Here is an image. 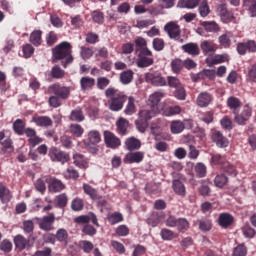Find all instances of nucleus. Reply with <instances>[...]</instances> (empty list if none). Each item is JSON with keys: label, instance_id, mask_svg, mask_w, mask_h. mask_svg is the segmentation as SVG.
<instances>
[{"label": "nucleus", "instance_id": "obj_53", "mask_svg": "<svg viewBox=\"0 0 256 256\" xmlns=\"http://www.w3.org/2000/svg\"><path fill=\"white\" fill-rule=\"evenodd\" d=\"M110 84H111V80L107 77H98L97 78L96 87L100 91L107 89V87H109Z\"/></svg>", "mask_w": 256, "mask_h": 256}, {"label": "nucleus", "instance_id": "obj_11", "mask_svg": "<svg viewBox=\"0 0 256 256\" xmlns=\"http://www.w3.org/2000/svg\"><path fill=\"white\" fill-rule=\"evenodd\" d=\"M49 157L52 161H57L58 163H62V165L69 162L70 159L67 152H63L55 147L50 149Z\"/></svg>", "mask_w": 256, "mask_h": 256}, {"label": "nucleus", "instance_id": "obj_25", "mask_svg": "<svg viewBox=\"0 0 256 256\" xmlns=\"http://www.w3.org/2000/svg\"><path fill=\"white\" fill-rule=\"evenodd\" d=\"M196 225H198V229H200L202 233H207L213 229V220L207 217L198 219Z\"/></svg>", "mask_w": 256, "mask_h": 256}, {"label": "nucleus", "instance_id": "obj_9", "mask_svg": "<svg viewBox=\"0 0 256 256\" xmlns=\"http://www.w3.org/2000/svg\"><path fill=\"white\" fill-rule=\"evenodd\" d=\"M45 183L48 184V189L51 193H59L65 189V184L53 176H46Z\"/></svg>", "mask_w": 256, "mask_h": 256}, {"label": "nucleus", "instance_id": "obj_45", "mask_svg": "<svg viewBox=\"0 0 256 256\" xmlns=\"http://www.w3.org/2000/svg\"><path fill=\"white\" fill-rule=\"evenodd\" d=\"M160 236L163 239V241H173V239H177L179 235L177 233L173 232V230L163 228L160 232Z\"/></svg>", "mask_w": 256, "mask_h": 256}, {"label": "nucleus", "instance_id": "obj_52", "mask_svg": "<svg viewBox=\"0 0 256 256\" xmlns=\"http://www.w3.org/2000/svg\"><path fill=\"white\" fill-rule=\"evenodd\" d=\"M151 227H157L161 223V217L158 212H153L146 220Z\"/></svg>", "mask_w": 256, "mask_h": 256}, {"label": "nucleus", "instance_id": "obj_48", "mask_svg": "<svg viewBox=\"0 0 256 256\" xmlns=\"http://www.w3.org/2000/svg\"><path fill=\"white\" fill-rule=\"evenodd\" d=\"M227 106L235 113L241 107V100L235 96H231L227 99Z\"/></svg>", "mask_w": 256, "mask_h": 256}, {"label": "nucleus", "instance_id": "obj_19", "mask_svg": "<svg viewBox=\"0 0 256 256\" xmlns=\"http://www.w3.org/2000/svg\"><path fill=\"white\" fill-rule=\"evenodd\" d=\"M213 103V95L209 92H202L197 96L196 104L198 107H209Z\"/></svg>", "mask_w": 256, "mask_h": 256}, {"label": "nucleus", "instance_id": "obj_28", "mask_svg": "<svg viewBox=\"0 0 256 256\" xmlns=\"http://www.w3.org/2000/svg\"><path fill=\"white\" fill-rule=\"evenodd\" d=\"M200 25L207 33H219L221 31V27L215 21H203L200 22Z\"/></svg>", "mask_w": 256, "mask_h": 256}, {"label": "nucleus", "instance_id": "obj_62", "mask_svg": "<svg viewBox=\"0 0 256 256\" xmlns=\"http://www.w3.org/2000/svg\"><path fill=\"white\" fill-rule=\"evenodd\" d=\"M222 171H224V173H228V175H233L234 177L237 176V170L235 169V166L230 164L228 161L223 163Z\"/></svg>", "mask_w": 256, "mask_h": 256}, {"label": "nucleus", "instance_id": "obj_24", "mask_svg": "<svg viewBox=\"0 0 256 256\" xmlns=\"http://www.w3.org/2000/svg\"><path fill=\"white\" fill-rule=\"evenodd\" d=\"M181 49L184 51V53H187L192 57H197V55L201 53V50H199V45L193 42L182 45Z\"/></svg>", "mask_w": 256, "mask_h": 256}, {"label": "nucleus", "instance_id": "obj_7", "mask_svg": "<svg viewBox=\"0 0 256 256\" xmlns=\"http://www.w3.org/2000/svg\"><path fill=\"white\" fill-rule=\"evenodd\" d=\"M0 145L2 146L0 155H11V153L15 151L13 139H11V137H5L4 131H0Z\"/></svg>", "mask_w": 256, "mask_h": 256}, {"label": "nucleus", "instance_id": "obj_64", "mask_svg": "<svg viewBox=\"0 0 256 256\" xmlns=\"http://www.w3.org/2000/svg\"><path fill=\"white\" fill-rule=\"evenodd\" d=\"M232 256H247V246L239 244L234 248Z\"/></svg>", "mask_w": 256, "mask_h": 256}, {"label": "nucleus", "instance_id": "obj_3", "mask_svg": "<svg viewBox=\"0 0 256 256\" xmlns=\"http://www.w3.org/2000/svg\"><path fill=\"white\" fill-rule=\"evenodd\" d=\"M157 115L155 109H142L138 113V119L136 120V127L140 131V133H145L147 127H149V121L153 119Z\"/></svg>", "mask_w": 256, "mask_h": 256}, {"label": "nucleus", "instance_id": "obj_42", "mask_svg": "<svg viewBox=\"0 0 256 256\" xmlns=\"http://www.w3.org/2000/svg\"><path fill=\"white\" fill-rule=\"evenodd\" d=\"M56 241L59 243H64V245H67L69 243V232H67L64 228H59L56 231Z\"/></svg>", "mask_w": 256, "mask_h": 256}, {"label": "nucleus", "instance_id": "obj_59", "mask_svg": "<svg viewBox=\"0 0 256 256\" xmlns=\"http://www.w3.org/2000/svg\"><path fill=\"white\" fill-rule=\"evenodd\" d=\"M228 181H229V178H227L225 174H219L214 179L215 186L219 187L220 189L225 187Z\"/></svg>", "mask_w": 256, "mask_h": 256}, {"label": "nucleus", "instance_id": "obj_38", "mask_svg": "<svg viewBox=\"0 0 256 256\" xmlns=\"http://www.w3.org/2000/svg\"><path fill=\"white\" fill-rule=\"evenodd\" d=\"M170 129L173 135H179V133H183V131H185V123L181 120H174L170 124Z\"/></svg>", "mask_w": 256, "mask_h": 256}, {"label": "nucleus", "instance_id": "obj_5", "mask_svg": "<svg viewBox=\"0 0 256 256\" xmlns=\"http://www.w3.org/2000/svg\"><path fill=\"white\" fill-rule=\"evenodd\" d=\"M147 83H151L154 87H166L167 79L163 77L161 72H149L145 75Z\"/></svg>", "mask_w": 256, "mask_h": 256}, {"label": "nucleus", "instance_id": "obj_50", "mask_svg": "<svg viewBox=\"0 0 256 256\" xmlns=\"http://www.w3.org/2000/svg\"><path fill=\"white\" fill-rule=\"evenodd\" d=\"M242 233H243L244 237H246V239H253V237H255V235H256V230L253 229V227H251L250 224L246 223L242 227Z\"/></svg>", "mask_w": 256, "mask_h": 256}, {"label": "nucleus", "instance_id": "obj_16", "mask_svg": "<svg viewBox=\"0 0 256 256\" xmlns=\"http://www.w3.org/2000/svg\"><path fill=\"white\" fill-rule=\"evenodd\" d=\"M145 159V153L142 151H137V152H129L125 155L123 161L124 163H141Z\"/></svg>", "mask_w": 256, "mask_h": 256}, {"label": "nucleus", "instance_id": "obj_10", "mask_svg": "<svg viewBox=\"0 0 256 256\" xmlns=\"http://www.w3.org/2000/svg\"><path fill=\"white\" fill-rule=\"evenodd\" d=\"M38 225L42 231H53L55 229V214L50 213L47 216H43L39 220Z\"/></svg>", "mask_w": 256, "mask_h": 256}, {"label": "nucleus", "instance_id": "obj_46", "mask_svg": "<svg viewBox=\"0 0 256 256\" xmlns=\"http://www.w3.org/2000/svg\"><path fill=\"white\" fill-rule=\"evenodd\" d=\"M199 5V0H179L178 7L182 9H195Z\"/></svg>", "mask_w": 256, "mask_h": 256}, {"label": "nucleus", "instance_id": "obj_61", "mask_svg": "<svg viewBox=\"0 0 256 256\" xmlns=\"http://www.w3.org/2000/svg\"><path fill=\"white\" fill-rule=\"evenodd\" d=\"M93 48H89V47H85V46H82L80 48V57L82 59L87 60V59H91V57H93Z\"/></svg>", "mask_w": 256, "mask_h": 256}, {"label": "nucleus", "instance_id": "obj_56", "mask_svg": "<svg viewBox=\"0 0 256 256\" xmlns=\"http://www.w3.org/2000/svg\"><path fill=\"white\" fill-rule=\"evenodd\" d=\"M176 227L180 233H185L189 230V221L186 218H178Z\"/></svg>", "mask_w": 256, "mask_h": 256}, {"label": "nucleus", "instance_id": "obj_18", "mask_svg": "<svg viewBox=\"0 0 256 256\" xmlns=\"http://www.w3.org/2000/svg\"><path fill=\"white\" fill-rule=\"evenodd\" d=\"M235 218L229 213H221L218 217V225L222 229H229L233 225Z\"/></svg>", "mask_w": 256, "mask_h": 256}, {"label": "nucleus", "instance_id": "obj_4", "mask_svg": "<svg viewBox=\"0 0 256 256\" xmlns=\"http://www.w3.org/2000/svg\"><path fill=\"white\" fill-rule=\"evenodd\" d=\"M151 57H153V52H151L149 48H144L140 50L137 59L138 67H151V65H153L154 63L153 58Z\"/></svg>", "mask_w": 256, "mask_h": 256}, {"label": "nucleus", "instance_id": "obj_2", "mask_svg": "<svg viewBox=\"0 0 256 256\" xmlns=\"http://www.w3.org/2000/svg\"><path fill=\"white\" fill-rule=\"evenodd\" d=\"M105 97L110 100L108 101L110 111H121L123 109L125 102L127 101V96L125 92L120 91L116 88L109 87L105 90Z\"/></svg>", "mask_w": 256, "mask_h": 256}, {"label": "nucleus", "instance_id": "obj_23", "mask_svg": "<svg viewBox=\"0 0 256 256\" xmlns=\"http://www.w3.org/2000/svg\"><path fill=\"white\" fill-rule=\"evenodd\" d=\"M206 63L209 67H213V65H221V63H229V54H216L210 60L207 59Z\"/></svg>", "mask_w": 256, "mask_h": 256}, {"label": "nucleus", "instance_id": "obj_51", "mask_svg": "<svg viewBox=\"0 0 256 256\" xmlns=\"http://www.w3.org/2000/svg\"><path fill=\"white\" fill-rule=\"evenodd\" d=\"M88 140L91 145H97L101 142V134L97 130H92L88 133Z\"/></svg>", "mask_w": 256, "mask_h": 256}, {"label": "nucleus", "instance_id": "obj_22", "mask_svg": "<svg viewBox=\"0 0 256 256\" xmlns=\"http://www.w3.org/2000/svg\"><path fill=\"white\" fill-rule=\"evenodd\" d=\"M212 141L216 143L217 147H229V140L220 131L213 132Z\"/></svg>", "mask_w": 256, "mask_h": 256}, {"label": "nucleus", "instance_id": "obj_21", "mask_svg": "<svg viewBox=\"0 0 256 256\" xmlns=\"http://www.w3.org/2000/svg\"><path fill=\"white\" fill-rule=\"evenodd\" d=\"M32 123H35L37 127H53V120L49 116H34Z\"/></svg>", "mask_w": 256, "mask_h": 256}, {"label": "nucleus", "instance_id": "obj_36", "mask_svg": "<svg viewBox=\"0 0 256 256\" xmlns=\"http://www.w3.org/2000/svg\"><path fill=\"white\" fill-rule=\"evenodd\" d=\"M42 37H43V31L34 30L30 34L29 41H30V43H32V45H34V47H39V45H41V43L43 41Z\"/></svg>", "mask_w": 256, "mask_h": 256}, {"label": "nucleus", "instance_id": "obj_30", "mask_svg": "<svg viewBox=\"0 0 256 256\" xmlns=\"http://www.w3.org/2000/svg\"><path fill=\"white\" fill-rule=\"evenodd\" d=\"M70 121H75L76 123H81L85 121V114H83V109L81 107H77L72 110L69 116Z\"/></svg>", "mask_w": 256, "mask_h": 256}, {"label": "nucleus", "instance_id": "obj_57", "mask_svg": "<svg viewBox=\"0 0 256 256\" xmlns=\"http://www.w3.org/2000/svg\"><path fill=\"white\" fill-rule=\"evenodd\" d=\"M51 77L53 79H63L65 77V70L61 69L59 65H55L51 69Z\"/></svg>", "mask_w": 256, "mask_h": 256}, {"label": "nucleus", "instance_id": "obj_63", "mask_svg": "<svg viewBox=\"0 0 256 256\" xmlns=\"http://www.w3.org/2000/svg\"><path fill=\"white\" fill-rule=\"evenodd\" d=\"M108 221H109L110 225H117V223H121V221H123V214H121L119 212L112 213L108 217Z\"/></svg>", "mask_w": 256, "mask_h": 256}, {"label": "nucleus", "instance_id": "obj_39", "mask_svg": "<svg viewBox=\"0 0 256 256\" xmlns=\"http://www.w3.org/2000/svg\"><path fill=\"white\" fill-rule=\"evenodd\" d=\"M171 71L174 75H179L183 71L184 65L183 60L180 58H175L170 63Z\"/></svg>", "mask_w": 256, "mask_h": 256}, {"label": "nucleus", "instance_id": "obj_27", "mask_svg": "<svg viewBox=\"0 0 256 256\" xmlns=\"http://www.w3.org/2000/svg\"><path fill=\"white\" fill-rule=\"evenodd\" d=\"M172 189L176 195H179V197H185L187 195L185 184H183V182H181L179 179L173 180Z\"/></svg>", "mask_w": 256, "mask_h": 256}, {"label": "nucleus", "instance_id": "obj_29", "mask_svg": "<svg viewBox=\"0 0 256 256\" xmlns=\"http://www.w3.org/2000/svg\"><path fill=\"white\" fill-rule=\"evenodd\" d=\"M197 7L200 17H208L211 13V8L209 7V2H207V0H199Z\"/></svg>", "mask_w": 256, "mask_h": 256}, {"label": "nucleus", "instance_id": "obj_34", "mask_svg": "<svg viewBox=\"0 0 256 256\" xmlns=\"http://www.w3.org/2000/svg\"><path fill=\"white\" fill-rule=\"evenodd\" d=\"M80 87L82 91H88L95 87V78L85 76L80 79Z\"/></svg>", "mask_w": 256, "mask_h": 256}, {"label": "nucleus", "instance_id": "obj_33", "mask_svg": "<svg viewBox=\"0 0 256 256\" xmlns=\"http://www.w3.org/2000/svg\"><path fill=\"white\" fill-rule=\"evenodd\" d=\"M82 189L85 195H88L90 199H92L93 201H97V199H101V196L99 195V192H97V189L93 188L91 185L83 184Z\"/></svg>", "mask_w": 256, "mask_h": 256}, {"label": "nucleus", "instance_id": "obj_44", "mask_svg": "<svg viewBox=\"0 0 256 256\" xmlns=\"http://www.w3.org/2000/svg\"><path fill=\"white\" fill-rule=\"evenodd\" d=\"M74 165L76 167H79V169H87L89 167V164L87 163V160H85V156L83 154H74Z\"/></svg>", "mask_w": 256, "mask_h": 256}, {"label": "nucleus", "instance_id": "obj_15", "mask_svg": "<svg viewBox=\"0 0 256 256\" xmlns=\"http://www.w3.org/2000/svg\"><path fill=\"white\" fill-rule=\"evenodd\" d=\"M104 141L107 147H110V149H117V147L121 146V140L117 138L113 132L105 131Z\"/></svg>", "mask_w": 256, "mask_h": 256}, {"label": "nucleus", "instance_id": "obj_12", "mask_svg": "<svg viewBox=\"0 0 256 256\" xmlns=\"http://www.w3.org/2000/svg\"><path fill=\"white\" fill-rule=\"evenodd\" d=\"M217 13L223 23H231V21L235 20V16L233 12L227 9V4H220L217 7Z\"/></svg>", "mask_w": 256, "mask_h": 256}, {"label": "nucleus", "instance_id": "obj_37", "mask_svg": "<svg viewBox=\"0 0 256 256\" xmlns=\"http://www.w3.org/2000/svg\"><path fill=\"white\" fill-rule=\"evenodd\" d=\"M165 97L163 92H154L152 95L149 96V105L152 109H155L159 103H161V99Z\"/></svg>", "mask_w": 256, "mask_h": 256}, {"label": "nucleus", "instance_id": "obj_60", "mask_svg": "<svg viewBox=\"0 0 256 256\" xmlns=\"http://www.w3.org/2000/svg\"><path fill=\"white\" fill-rule=\"evenodd\" d=\"M79 247L85 253H91V251H93V249H95V245H93L92 242L89 240H81L79 242Z\"/></svg>", "mask_w": 256, "mask_h": 256}, {"label": "nucleus", "instance_id": "obj_35", "mask_svg": "<svg viewBox=\"0 0 256 256\" xmlns=\"http://www.w3.org/2000/svg\"><path fill=\"white\" fill-rule=\"evenodd\" d=\"M25 120L23 119H16L13 123V131L16 133V135H25L26 127Z\"/></svg>", "mask_w": 256, "mask_h": 256}, {"label": "nucleus", "instance_id": "obj_13", "mask_svg": "<svg viewBox=\"0 0 256 256\" xmlns=\"http://www.w3.org/2000/svg\"><path fill=\"white\" fill-rule=\"evenodd\" d=\"M251 115H252L251 107H249L248 105H245L241 113L235 115V122L238 125H246L247 121L251 119Z\"/></svg>", "mask_w": 256, "mask_h": 256}, {"label": "nucleus", "instance_id": "obj_17", "mask_svg": "<svg viewBox=\"0 0 256 256\" xmlns=\"http://www.w3.org/2000/svg\"><path fill=\"white\" fill-rule=\"evenodd\" d=\"M200 49L202 50L203 55H213L219 46L213 42V40H205L201 42Z\"/></svg>", "mask_w": 256, "mask_h": 256}, {"label": "nucleus", "instance_id": "obj_20", "mask_svg": "<svg viewBox=\"0 0 256 256\" xmlns=\"http://www.w3.org/2000/svg\"><path fill=\"white\" fill-rule=\"evenodd\" d=\"M14 244L17 249L23 251L25 249H29L33 247V243H31L30 239L25 238L23 235H17L14 238Z\"/></svg>", "mask_w": 256, "mask_h": 256}, {"label": "nucleus", "instance_id": "obj_58", "mask_svg": "<svg viewBox=\"0 0 256 256\" xmlns=\"http://www.w3.org/2000/svg\"><path fill=\"white\" fill-rule=\"evenodd\" d=\"M85 208V203L81 198H75L71 202V209L72 211H83Z\"/></svg>", "mask_w": 256, "mask_h": 256}, {"label": "nucleus", "instance_id": "obj_40", "mask_svg": "<svg viewBox=\"0 0 256 256\" xmlns=\"http://www.w3.org/2000/svg\"><path fill=\"white\" fill-rule=\"evenodd\" d=\"M127 104H126V107L124 109V113L125 115H133L136 113L137 111V106H135V97L133 96H130L128 97L127 96Z\"/></svg>", "mask_w": 256, "mask_h": 256}, {"label": "nucleus", "instance_id": "obj_14", "mask_svg": "<svg viewBox=\"0 0 256 256\" xmlns=\"http://www.w3.org/2000/svg\"><path fill=\"white\" fill-rule=\"evenodd\" d=\"M93 223L95 227H100L99 220L97 219V215L93 212H89L87 215H81L74 219L75 223L81 224H87V223Z\"/></svg>", "mask_w": 256, "mask_h": 256}, {"label": "nucleus", "instance_id": "obj_8", "mask_svg": "<svg viewBox=\"0 0 256 256\" xmlns=\"http://www.w3.org/2000/svg\"><path fill=\"white\" fill-rule=\"evenodd\" d=\"M49 91L50 93H53V95H56V97H59L63 100L69 99V96L71 95L70 87L60 86L58 83L51 85L49 87Z\"/></svg>", "mask_w": 256, "mask_h": 256}, {"label": "nucleus", "instance_id": "obj_41", "mask_svg": "<svg viewBox=\"0 0 256 256\" xmlns=\"http://www.w3.org/2000/svg\"><path fill=\"white\" fill-rule=\"evenodd\" d=\"M116 127L119 135H127V129H129V121L125 118H119L116 122Z\"/></svg>", "mask_w": 256, "mask_h": 256}, {"label": "nucleus", "instance_id": "obj_54", "mask_svg": "<svg viewBox=\"0 0 256 256\" xmlns=\"http://www.w3.org/2000/svg\"><path fill=\"white\" fill-rule=\"evenodd\" d=\"M218 41L224 49H229V47H231V34H222L219 36Z\"/></svg>", "mask_w": 256, "mask_h": 256}, {"label": "nucleus", "instance_id": "obj_55", "mask_svg": "<svg viewBox=\"0 0 256 256\" xmlns=\"http://www.w3.org/2000/svg\"><path fill=\"white\" fill-rule=\"evenodd\" d=\"M67 203H69L67 194L63 193L56 197V205L59 209H65V207H67Z\"/></svg>", "mask_w": 256, "mask_h": 256}, {"label": "nucleus", "instance_id": "obj_6", "mask_svg": "<svg viewBox=\"0 0 256 256\" xmlns=\"http://www.w3.org/2000/svg\"><path fill=\"white\" fill-rule=\"evenodd\" d=\"M164 31L168 33L170 39L178 41V43H183V38H181V27L175 22H169L165 25Z\"/></svg>", "mask_w": 256, "mask_h": 256}, {"label": "nucleus", "instance_id": "obj_49", "mask_svg": "<svg viewBox=\"0 0 256 256\" xmlns=\"http://www.w3.org/2000/svg\"><path fill=\"white\" fill-rule=\"evenodd\" d=\"M120 81L123 85H129V83H131V81H133V72H132V70L123 71L120 74Z\"/></svg>", "mask_w": 256, "mask_h": 256}, {"label": "nucleus", "instance_id": "obj_31", "mask_svg": "<svg viewBox=\"0 0 256 256\" xmlns=\"http://www.w3.org/2000/svg\"><path fill=\"white\" fill-rule=\"evenodd\" d=\"M161 127H163V119L161 118H158L151 123L150 131L154 137H159V135H161V131H163Z\"/></svg>", "mask_w": 256, "mask_h": 256}, {"label": "nucleus", "instance_id": "obj_32", "mask_svg": "<svg viewBox=\"0 0 256 256\" xmlns=\"http://www.w3.org/2000/svg\"><path fill=\"white\" fill-rule=\"evenodd\" d=\"M125 147L128 151H137L141 149V141L135 137H130L125 141Z\"/></svg>", "mask_w": 256, "mask_h": 256}, {"label": "nucleus", "instance_id": "obj_26", "mask_svg": "<svg viewBox=\"0 0 256 256\" xmlns=\"http://www.w3.org/2000/svg\"><path fill=\"white\" fill-rule=\"evenodd\" d=\"M13 199V194L11 190L5 186V184L0 183V201L3 204L9 203Z\"/></svg>", "mask_w": 256, "mask_h": 256}, {"label": "nucleus", "instance_id": "obj_47", "mask_svg": "<svg viewBox=\"0 0 256 256\" xmlns=\"http://www.w3.org/2000/svg\"><path fill=\"white\" fill-rule=\"evenodd\" d=\"M243 7L249 11L251 17H256V0H243Z\"/></svg>", "mask_w": 256, "mask_h": 256}, {"label": "nucleus", "instance_id": "obj_1", "mask_svg": "<svg viewBox=\"0 0 256 256\" xmlns=\"http://www.w3.org/2000/svg\"><path fill=\"white\" fill-rule=\"evenodd\" d=\"M72 53L73 46L71 45V43L64 41L56 45L52 49V59L54 63H57V61H62V67H64V69H67V66L73 63L74 58Z\"/></svg>", "mask_w": 256, "mask_h": 256}, {"label": "nucleus", "instance_id": "obj_43", "mask_svg": "<svg viewBox=\"0 0 256 256\" xmlns=\"http://www.w3.org/2000/svg\"><path fill=\"white\" fill-rule=\"evenodd\" d=\"M91 19L93 23L103 25V23H105V13H103L101 10H94L91 12Z\"/></svg>", "mask_w": 256, "mask_h": 256}]
</instances>
